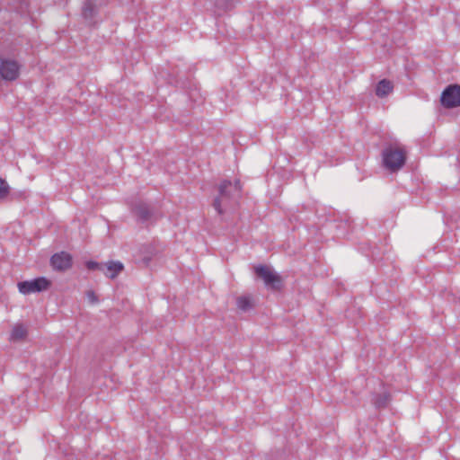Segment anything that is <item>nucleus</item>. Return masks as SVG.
Wrapping results in <instances>:
<instances>
[{"mask_svg": "<svg viewBox=\"0 0 460 460\" xmlns=\"http://www.w3.org/2000/svg\"><path fill=\"white\" fill-rule=\"evenodd\" d=\"M241 189L242 186L239 180H235L234 182L224 180L219 184V195L215 199L213 202V207L219 215L223 214L222 203L224 201H229L239 198Z\"/></svg>", "mask_w": 460, "mask_h": 460, "instance_id": "1", "label": "nucleus"}, {"mask_svg": "<svg viewBox=\"0 0 460 460\" xmlns=\"http://www.w3.org/2000/svg\"><path fill=\"white\" fill-rule=\"evenodd\" d=\"M382 155L384 166L390 172L400 170L406 161V152L400 146H389L383 150Z\"/></svg>", "mask_w": 460, "mask_h": 460, "instance_id": "2", "label": "nucleus"}, {"mask_svg": "<svg viewBox=\"0 0 460 460\" xmlns=\"http://www.w3.org/2000/svg\"><path fill=\"white\" fill-rule=\"evenodd\" d=\"M254 271L263 280L268 288L274 291L281 289L283 285L282 279L272 269L265 265H258L254 268Z\"/></svg>", "mask_w": 460, "mask_h": 460, "instance_id": "3", "label": "nucleus"}, {"mask_svg": "<svg viewBox=\"0 0 460 460\" xmlns=\"http://www.w3.org/2000/svg\"><path fill=\"white\" fill-rule=\"evenodd\" d=\"M51 282L44 277L36 278L31 280L22 281L18 283V289L23 295L41 292L47 290Z\"/></svg>", "mask_w": 460, "mask_h": 460, "instance_id": "4", "label": "nucleus"}, {"mask_svg": "<svg viewBox=\"0 0 460 460\" xmlns=\"http://www.w3.org/2000/svg\"><path fill=\"white\" fill-rule=\"evenodd\" d=\"M21 65L13 59L0 56V76L5 81H14L20 75Z\"/></svg>", "mask_w": 460, "mask_h": 460, "instance_id": "5", "label": "nucleus"}, {"mask_svg": "<svg viewBox=\"0 0 460 460\" xmlns=\"http://www.w3.org/2000/svg\"><path fill=\"white\" fill-rule=\"evenodd\" d=\"M440 102L446 108L460 106V85L452 84L447 86L442 92Z\"/></svg>", "mask_w": 460, "mask_h": 460, "instance_id": "6", "label": "nucleus"}, {"mask_svg": "<svg viewBox=\"0 0 460 460\" xmlns=\"http://www.w3.org/2000/svg\"><path fill=\"white\" fill-rule=\"evenodd\" d=\"M50 265L57 271H66L73 265V258L66 252L53 254L50 258Z\"/></svg>", "mask_w": 460, "mask_h": 460, "instance_id": "7", "label": "nucleus"}, {"mask_svg": "<svg viewBox=\"0 0 460 460\" xmlns=\"http://www.w3.org/2000/svg\"><path fill=\"white\" fill-rule=\"evenodd\" d=\"M124 265L119 261H110L103 263L102 273L109 279H115L122 270Z\"/></svg>", "mask_w": 460, "mask_h": 460, "instance_id": "8", "label": "nucleus"}, {"mask_svg": "<svg viewBox=\"0 0 460 460\" xmlns=\"http://www.w3.org/2000/svg\"><path fill=\"white\" fill-rule=\"evenodd\" d=\"M393 88L394 86L391 81L383 79L378 82L376 87V94L380 98H384L393 91Z\"/></svg>", "mask_w": 460, "mask_h": 460, "instance_id": "9", "label": "nucleus"}, {"mask_svg": "<svg viewBox=\"0 0 460 460\" xmlns=\"http://www.w3.org/2000/svg\"><path fill=\"white\" fill-rule=\"evenodd\" d=\"M134 212L142 221L148 220L152 215L149 207L145 203L137 204L134 208Z\"/></svg>", "mask_w": 460, "mask_h": 460, "instance_id": "10", "label": "nucleus"}, {"mask_svg": "<svg viewBox=\"0 0 460 460\" xmlns=\"http://www.w3.org/2000/svg\"><path fill=\"white\" fill-rule=\"evenodd\" d=\"M96 13L95 6L91 1H85L83 9L82 15L87 22H92Z\"/></svg>", "mask_w": 460, "mask_h": 460, "instance_id": "11", "label": "nucleus"}, {"mask_svg": "<svg viewBox=\"0 0 460 460\" xmlns=\"http://www.w3.org/2000/svg\"><path fill=\"white\" fill-rule=\"evenodd\" d=\"M372 401L376 408H385L388 405L390 394L387 393L376 394Z\"/></svg>", "mask_w": 460, "mask_h": 460, "instance_id": "12", "label": "nucleus"}, {"mask_svg": "<svg viewBox=\"0 0 460 460\" xmlns=\"http://www.w3.org/2000/svg\"><path fill=\"white\" fill-rule=\"evenodd\" d=\"M27 335V331L22 325H16L13 327L11 339L13 341L22 340Z\"/></svg>", "mask_w": 460, "mask_h": 460, "instance_id": "13", "label": "nucleus"}, {"mask_svg": "<svg viewBox=\"0 0 460 460\" xmlns=\"http://www.w3.org/2000/svg\"><path fill=\"white\" fill-rule=\"evenodd\" d=\"M236 305H237V307L243 312L250 310L252 306L251 300L248 296L238 297L236 300Z\"/></svg>", "mask_w": 460, "mask_h": 460, "instance_id": "14", "label": "nucleus"}, {"mask_svg": "<svg viewBox=\"0 0 460 460\" xmlns=\"http://www.w3.org/2000/svg\"><path fill=\"white\" fill-rule=\"evenodd\" d=\"M10 191V187L7 182L0 178V200L4 199Z\"/></svg>", "mask_w": 460, "mask_h": 460, "instance_id": "15", "label": "nucleus"}, {"mask_svg": "<svg viewBox=\"0 0 460 460\" xmlns=\"http://www.w3.org/2000/svg\"><path fill=\"white\" fill-rule=\"evenodd\" d=\"M85 265L89 270H98L102 273L103 263L93 261H88Z\"/></svg>", "mask_w": 460, "mask_h": 460, "instance_id": "16", "label": "nucleus"}, {"mask_svg": "<svg viewBox=\"0 0 460 460\" xmlns=\"http://www.w3.org/2000/svg\"><path fill=\"white\" fill-rule=\"evenodd\" d=\"M86 296H87V298L88 300L92 303V304H95L98 302V298L95 295V293L93 291V290H89L87 291L86 293Z\"/></svg>", "mask_w": 460, "mask_h": 460, "instance_id": "17", "label": "nucleus"}]
</instances>
